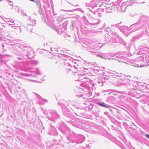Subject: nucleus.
Listing matches in <instances>:
<instances>
[{"label": "nucleus", "instance_id": "nucleus-1", "mask_svg": "<svg viewBox=\"0 0 149 149\" xmlns=\"http://www.w3.org/2000/svg\"><path fill=\"white\" fill-rule=\"evenodd\" d=\"M97 104L100 106L103 107H105L106 108H109V107H108V106L105 105L101 103H97Z\"/></svg>", "mask_w": 149, "mask_h": 149}, {"label": "nucleus", "instance_id": "nucleus-2", "mask_svg": "<svg viewBox=\"0 0 149 149\" xmlns=\"http://www.w3.org/2000/svg\"><path fill=\"white\" fill-rule=\"evenodd\" d=\"M145 136L147 138L149 139V135L148 134H146Z\"/></svg>", "mask_w": 149, "mask_h": 149}]
</instances>
